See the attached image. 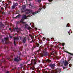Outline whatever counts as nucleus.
Masks as SVG:
<instances>
[{
  "mask_svg": "<svg viewBox=\"0 0 73 73\" xmlns=\"http://www.w3.org/2000/svg\"><path fill=\"white\" fill-rule=\"evenodd\" d=\"M26 8V6H23L22 9H21V13H23L24 12H25L26 11H27L26 12V14H30L28 15V17H31V16H32V15H35V14H36L37 13H38L40 11V9H39L38 10V11H35V12L33 13H32V11H31L30 10H29L28 9H26L25 10H25Z\"/></svg>",
  "mask_w": 73,
  "mask_h": 73,
  "instance_id": "nucleus-1",
  "label": "nucleus"
},
{
  "mask_svg": "<svg viewBox=\"0 0 73 73\" xmlns=\"http://www.w3.org/2000/svg\"><path fill=\"white\" fill-rule=\"evenodd\" d=\"M37 61L36 60L32 59L31 61V63L30 64H29L30 67H33L32 70H34L35 68V65L37 64Z\"/></svg>",
  "mask_w": 73,
  "mask_h": 73,
  "instance_id": "nucleus-2",
  "label": "nucleus"
},
{
  "mask_svg": "<svg viewBox=\"0 0 73 73\" xmlns=\"http://www.w3.org/2000/svg\"><path fill=\"white\" fill-rule=\"evenodd\" d=\"M17 58H15L14 59V61H16L17 62H18L19 61H21V59L20 58V54H19V56H17Z\"/></svg>",
  "mask_w": 73,
  "mask_h": 73,
  "instance_id": "nucleus-3",
  "label": "nucleus"
},
{
  "mask_svg": "<svg viewBox=\"0 0 73 73\" xmlns=\"http://www.w3.org/2000/svg\"><path fill=\"white\" fill-rule=\"evenodd\" d=\"M49 55L48 52L46 51H44L43 53H41L40 56L41 57H43V56H47Z\"/></svg>",
  "mask_w": 73,
  "mask_h": 73,
  "instance_id": "nucleus-4",
  "label": "nucleus"
},
{
  "mask_svg": "<svg viewBox=\"0 0 73 73\" xmlns=\"http://www.w3.org/2000/svg\"><path fill=\"white\" fill-rule=\"evenodd\" d=\"M45 61H46V62H48V63H50V62H52L51 60H50V59H46V60H44L43 61H42L43 63L44 64L45 63Z\"/></svg>",
  "mask_w": 73,
  "mask_h": 73,
  "instance_id": "nucleus-5",
  "label": "nucleus"
},
{
  "mask_svg": "<svg viewBox=\"0 0 73 73\" xmlns=\"http://www.w3.org/2000/svg\"><path fill=\"white\" fill-rule=\"evenodd\" d=\"M55 64H49V66L50 67L52 68V69H54V67L55 66Z\"/></svg>",
  "mask_w": 73,
  "mask_h": 73,
  "instance_id": "nucleus-6",
  "label": "nucleus"
},
{
  "mask_svg": "<svg viewBox=\"0 0 73 73\" xmlns=\"http://www.w3.org/2000/svg\"><path fill=\"white\" fill-rule=\"evenodd\" d=\"M25 28H27V29L28 30H29L30 29H31V27H29V24H25Z\"/></svg>",
  "mask_w": 73,
  "mask_h": 73,
  "instance_id": "nucleus-7",
  "label": "nucleus"
},
{
  "mask_svg": "<svg viewBox=\"0 0 73 73\" xmlns=\"http://www.w3.org/2000/svg\"><path fill=\"white\" fill-rule=\"evenodd\" d=\"M13 29H16L17 30V33H19V32L21 31V29L20 28H19L18 27L15 28H14Z\"/></svg>",
  "mask_w": 73,
  "mask_h": 73,
  "instance_id": "nucleus-8",
  "label": "nucleus"
},
{
  "mask_svg": "<svg viewBox=\"0 0 73 73\" xmlns=\"http://www.w3.org/2000/svg\"><path fill=\"white\" fill-rule=\"evenodd\" d=\"M27 17L26 16V15L23 14L22 16V19L23 20H25L27 19Z\"/></svg>",
  "mask_w": 73,
  "mask_h": 73,
  "instance_id": "nucleus-9",
  "label": "nucleus"
},
{
  "mask_svg": "<svg viewBox=\"0 0 73 73\" xmlns=\"http://www.w3.org/2000/svg\"><path fill=\"white\" fill-rule=\"evenodd\" d=\"M4 62H5V59L4 58H3L1 59V61H0V62L1 63L0 65L1 66V64L2 63Z\"/></svg>",
  "mask_w": 73,
  "mask_h": 73,
  "instance_id": "nucleus-10",
  "label": "nucleus"
},
{
  "mask_svg": "<svg viewBox=\"0 0 73 73\" xmlns=\"http://www.w3.org/2000/svg\"><path fill=\"white\" fill-rule=\"evenodd\" d=\"M18 40V38H14V44L15 46H16V41H15V40Z\"/></svg>",
  "mask_w": 73,
  "mask_h": 73,
  "instance_id": "nucleus-11",
  "label": "nucleus"
},
{
  "mask_svg": "<svg viewBox=\"0 0 73 73\" xmlns=\"http://www.w3.org/2000/svg\"><path fill=\"white\" fill-rule=\"evenodd\" d=\"M24 20V19L22 18L20 21V22H21V23H22L23 24H25V23H26V22H23Z\"/></svg>",
  "mask_w": 73,
  "mask_h": 73,
  "instance_id": "nucleus-12",
  "label": "nucleus"
},
{
  "mask_svg": "<svg viewBox=\"0 0 73 73\" xmlns=\"http://www.w3.org/2000/svg\"><path fill=\"white\" fill-rule=\"evenodd\" d=\"M26 38H27V37H25L23 38V41L24 43H25V42H26Z\"/></svg>",
  "mask_w": 73,
  "mask_h": 73,
  "instance_id": "nucleus-13",
  "label": "nucleus"
},
{
  "mask_svg": "<svg viewBox=\"0 0 73 73\" xmlns=\"http://www.w3.org/2000/svg\"><path fill=\"white\" fill-rule=\"evenodd\" d=\"M57 70H57L56 72V73H60V72H61V69L57 68Z\"/></svg>",
  "mask_w": 73,
  "mask_h": 73,
  "instance_id": "nucleus-14",
  "label": "nucleus"
},
{
  "mask_svg": "<svg viewBox=\"0 0 73 73\" xmlns=\"http://www.w3.org/2000/svg\"><path fill=\"white\" fill-rule=\"evenodd\" d=\"M20 16H21V15L20 14H19L14 18L15 19H17V18H20Z\"/></svg>",
  "mask_w": 73,
  "mask_h": 73,
  "instance_id": "nucleus-15",
  "label": "nucleus"
},
{
  "mask_svg": "<svg viewBox=\"0 0 73 73\" xmlns=\"http://www.w3.org/2000/svg\"><path fill=\"white\" fill-rule=\"evenodd\" d=\"M68 65V62L67 61H65L64 62V65L65 66H67Z\"/></svg>",
  "mask_w": 73,
  "mask_h": 73,
  "instance_id": "nucleus-16",
  "label": "nucleus"
},
{
  "mask_svg": "<svg viewBox=\"0 0 73 73\" xmlns=\"http://www.w3.org/2000/svg\"><path fill=\"white\" fill-rule=\"evenodd\" d=\"M35 45L36 46V47H38V46H40V44L37 42L35 43Z\"/></svg>",
  "mask_w": 73,
  "mask_h": 73,
  "instance_id": "nucleus-17",
  "label": "nucleus"
},
{
  "mask_svg": "<svg viewBox=\"0 0 73 73\" xmlns=\"http://www.w3.org/2000/svg\"><path fill=\"white\" fill-rule=\"evenodd\" d=\"M40 51V50L39 49L37 50V51H35V54H37V52L39 53Z\"/></svg>",
  "mask_w": 73,
  "mask_h": 73,
  "instance_id": "nucleus-18",
  "label": "nucleus"
},
{
  "mask_svg": "<svg viewBox=\"0 0 73 73\" xmlns=\"http://www.w3.org/2000/svg\"><path fill=\"white\" fill-rule=\"evenodd\" d=\"M11 8L12 9H14L15 8V6L13 5V6H11Z\"/></svg>",
  "mask_w": 73,
  "mask_h": 73,
  "instance_id": "nucleus-19",
  "label": "nucleus"
},
{
  "mask_svg": "<svg viewBox=\"0 0 73 73\" xmlns=\"http://www.w3.org/2000/svg\"><path fill=\"white\" fill-rule=\"evenodd\" d=\"M18 5V4H17V3H14V4H13V5H14V6L16 7V6H17V5Z\"/></svg>",
  "mask_w": 73,
  "mask_h": 73,
  "instance_id": "nucleus-20",
  "label": "nucleus"
},
{
  "mask_svg": "<svg viewBox=\"0 0 73 73\" xmlns=\"http://www.w3.org/2000/svg\"><path fill=\"white\" fill-rule=\"evenodd\" d=\"M4 40L5 41H7L8 40V38H5Z\"/></svg>",
  "mask_w": 73,
  "mask_h": 73,
  "instance_id": "nucleus-21",
  "label": "nucleus"
},
{
  "mask_svg": "<svg viewBox=\"0 0 73 73\" xmlns=\"http://www.w3.org/2000/svg\"><path fill=\"white\" fill-rule=\"evenodd\" d=\"M4 25L2 24V22H0V27H3Z\"/></svg>",
  "mask_w": 73,
  "mask_h": 73,
  "instance_id": "nucleus-22",
  "label": "nucleus"
},
{
  "mask_svg": "<svg viewBox=\"0 0 73 73\" xmlns=\"http://www.w3.org/2000/svg\"><path fill=\"white\" fill-rule=\"evenodd\" d=\"M68 54H70L71 55H72V56H73V53H72L69 52H68Z\"/></svg>",
  "mask_w": 73,
  "mask_h": 73,
  "instance_id": "nucleus-23",
  "label": "nucleus"
},
{
  "mask_svg": "<svg viewBox=\"0 0 73 73\" xmlns=\"http://www.w3.org/2000/svg\"><path fill=\"white\" fill-rule=\"evenodd\" d=\"M45 38L44 37H43L42 38V40L43 41H45Z\"/></svg>",
  "mask_w": 73,
  "mask_h": 73,
  "instance_id": "nucleus-24",
  "label": "nucleus"
},
{
  "mask_svg": "<svg viewBox=\"0 0 73 73\" xmlns=\"http://www.w3.org/2000/svg\"><path fill=\"white\" fill-rule=\"evenodd\" d=\"M66 27H69V24H68L66 25Z\"/></svg>",
  "mask_w": 73,
  "mask_h": 73,
  "instance_id": "nucleus-25",
  "label": "nucleus"
},
{
  "mask_svg": "<svg viewBox=\"0 0 73 73\" xmlns=\"http://www.w3.org/2000/svg\"><path fill=\"white\" fill-rule=\"evenodd\" d=\"M37 70H40V67L39 66L37 68Z\"/></svg>",
  "mask_w": 73,
  "mask_h": 73,
  "instance_id": "nucleus-26",
  "label": "nucleus"
},
{
  "mask_svg": "<svg viewBox=\"0 0 73 73\" xmlns=\"http://www.w3.org/2000/svg\"><path fill=\"white\" fill-rule=\"evenodd\" d=\"M32 42H35V41L33 40V39H32V41H30V43H32Z\"/></svg>",
  "mask_w": 73,
  "mask_h": 73,
  "instance_id": "nucleus-27",
  "label": "nucleus"
},
{
  "mask_svg": "<svg viewBox=\"0 0 73 73\" xmlns=\"http://www.w3.org/2000/svg\"><path fill=\"white\" fill-rule=\"evenodd\" d=\"M33 48H36V47H37V46H36V45H34L33 46Z\"/></svg>",
  "mask_w": 73,
  "mask_h": 73,
  "instance_id": "nucleus-28",
  "label": "nucleus"
},
{
  "mask_svg": "<svg viewBox=\"0 0 73 73\" xmlns=\"http://www.w3.org/2000/svg\"><path fill=\"white\" fill-rule=\"evenodd\" d=\"M54 0H48V1H49V2H52V1H53Z\"/></svg>",
  "mask_w": 73,
  "mask_h": 73,
  "instance_id": "nucleus-29",
  "label": "nucleus"
},
{
  "mask_svg": "<svg viewBox=\"0 0 73 73\" xmlns=\"http://www.w3.org/2000/svg\"><path fill=\"white\" fill-rule=\"evenodd\" d=\"M3 54H0V56H2V57H3Z\"/></svg>",
  "mask_w": 73,
  "mask_h": 73,
  "instance_id": "nucleus-30",
  "label": "nucleus"
},
{
  "mask_svg": "<svg viewBox=\"0 0 73 73\" xmlns=\"http://www.w3.org/2000/svg\"><path fill=\"white\" fill-rule=\"evenodd\" d=\"M37 1L38 2V3H40L41 2V0H38Z\"/></svg>",
  "mask_w": 73,
  "mask_h": 73,
  "instance_id": "nucleus-31",
  "label": "nucleus"
},
{
  "mask_svg": "<svg viewBox=\"0 0 73 73\" xmlns=\"http://www.w3.org/2000/svg\"><path fill=\"white\" fill-rule=\"evenodd\" d=\"M2 14H5V12H4V11L2 12Z\"/></svg>",
  "mask_w": 73,
  "mask_h": 73,
  "instance_id": "nucleus-32",
  "label": "nucleus"
},
{
  "mask_svg": "<svg viewBox=\"0 0 73 73\" xmlns=\"http://www.w3.org/2000/svg\"><path fill=\"white\" fill-rule=\"evenodd\" d=\"M29 6H31V7H32V6L31 5V3L29 4Z\"/></svg>",
  "mask_w": 73,
  "mask_h": 73,
  "instance_id": "nucleus-33",
  "label": "nucleus"
},
{
  "mask_svg": "<svg viewBox=\"0 0 73 73\" xmlns=\"http://www.w3.org/2000/svg\"><path fill=\"white\" fill-rule=\"evenodd\" d=\"M65 45V43H63L62 44V46H64Z\"/></svg>",
  "mask_w": 73,
  "mask_h": 73,
  "instance_id": "nucleus-34",
  "label": "nucleus"
},
{
  "mask_svg": "<svg viewBox=\"0 0 73 73\" xmlns=\"http://www.w3.org/2000/svg\"><path fill=\"white\" fill-rule=\"evenodd\" d=\"M68 33L69 34V35H70V32H68Z\"/></svg>",
  "mask_w": 73,
  "mask_h": 73,
  "instance_id": "nucleus-35",
  "label": "nucleus"
},
{
  "mask_svg": "<svg viewBox=\"0 0 73 73\" xmlns=\"http://www.w3.org/2000/svg\"><path fill=\"white\" fill-rule=\"evenodd\" d=\"M7 59H8V60H11V59L10 58H9H9H7Z\"/></svg>",
  "mask_w": 73,
  "mask_h": 73,
  "instance_id": "nucleus-36",
  "label": "nucleus"
},
{
  "mask_svg": "<svg viewBox=\"0 0 73 73\" xmlns=\"http://www.w3.org/2000/svg\"><path fill=\"white\" fill-rule=\"evenodd\" d=\"M15 69H16V68H13V69H12V70H14Z\"/></svg>",
  "mask_w": 73,
  "mask_h": 73,
  "instance_id": "nucleus-37",
  "label": "nucleus"
},
{
  "mask_svg": "<svg viewBox=\"0 0 73 73\" xmlns=\"http://www.w3.org/2000/svg\"><path fill=\"white\" fill-rule=\"evenodd\" d=\"M44 50H47V48H45L44 49Z\"/></svg>",
  "mask_w": 73,
  "mask_h": 73,
  "instance_id": "nucleus-38",
  "label": "nucleus"
},
{
  "mask_svg": "<svg viewBox=\"0 0 73 73\" xmlns=\"http://www.w3.org/2000/svg\"><path fill=\"white\" fill-rule=\"evenodd\" d=\"M2 42H4V39H2Z\"/></svg>",
  "mask_w": 73,
  "mask_h": 73,
  "instance_id": "nucleus-39",
  "label": "nucleus"
},
{
  "mask_svg": "<svg viewBox=\"0 0 73 73\" xmlns=\"http://www.w3.org/2000/svg\"><path fill=\"white\" fill-rule=\"evenodd\" d=\"M1 9H3L4 8H3V7H1Z\"/></svg>",
  "mask_w": 73,
  "mask_h": 73,
  "instance_id": "nucleus-40",
  "label": "nucleus"
},
{
  "mask_svg": "<svg viewBox=\"0 0 73 73\" xmlns=\"http://www.w3.org/2000/svg\"><path fill=\"white\" fill-rule=\"evenodd\" d=\"M10 37L11 38H12V36H10Z\"/></svg>",
  "mask_w": 73,
  "mask_h": 73,
  "instance_id": "nucleus-41",
  "label": "nucleus"
},
{
  "mask_svg": "<svg viewBox=\"0 0 73 73\" xmlns=\"http://www.w3.org/2000/svg\"><path fill=\"white\" fill-rule=\"evenodd\" d=\"M46 40L47 41H49V39H46Z\"/></svg>",
  "mask_w": 73,
  "mask_h": 73,
  "instance_id": "nucleus-42",
  "label": "nucleus"
},
{
  "mask_svg": "<svg viewBox=\"0 0 73 73\" xmlns=\"http://www.w3.org/2000/svg\"><path fill=\"white\" fill-rule=\"evenodd\" d=\"M29 36L31 37V38H32V36H31V35H29Z\"/></svg>",
  "mask_w": 73,
  "mask_h": 73,
  "instance_id": "nucleus-43",
  "label": "nucleus"
},
{
  "mask_svg": "<svg viewBox=\"0 0 73 73\" xmlns=\"http://www.w3.org/2000/svg\"><path fill=\"white\" fill-rule=\"evenodd\" d=\"M28 41H29V40H30V39H29V38H28Z\"/></svg>",
  "mask_w": 73,
  "mask_h": 73,
  "instance_id": "nucleus-44",
  "label": "nucleus"
},
{
  "mask_svg": "<svg viewBox=\"0 0 73 73\" xmlns=\"http://www.w3.org/2000/svg\"><path fill=\"white\" fill-rule=\"evenodd\" d=\"M9 73V71H7L5 73Z\"/></svg>",
  "mask_w": 73,
  "mask_h": 73,
  "instance_id": "nucleus-45",
  "label": "nucleus"
},
{
  "mask_svg": "<svg viewBox=\"0 0 73 73\" xmlns=\"http://www.w3.org/2000/svg\"><path fill=\"white\" fill-rule=\"evenodd\" d=\"M9 3H11V1H9Z\"/></svg>",
  "mask_w": 73,
  "mask_h": 73,
  "instance_id": "nucleus-46",
  "label": "nucleus"
},
{
  "mask_svg": "<svg viewBox=\"0 0 73 73\" xmlns=\"http://www.w3.org/2000/svg\"><path fill=\"white\" fill-rule=\"evenodd\" d=\"M6 68H7V66H5V67H4V68H5V69Z\"/></svg>",
  "mask_w": 73,
  "mask_h": 73,
  "instance_id": "nucleus-47",
  "label": "nucleus"
},
{
  "mask_svg": "<svg viewBox=\"0 0 73 73\" xmlns=\"http://www.w3.org/2000/svg\"><path fill=\"white\" fill-rule=\"evenodd\" d=\"M45 73H48V72H47V71H45Z\"/></svg>",
  "mask_w": 73,
  "mask_h": 73,
  "instance_id": "nucleus-48",
  "label": "nucleus"
},
{
  "mask_svg": "<svg viewBox=\"0 0 73 73\" xmlns=\"http://www.w3.org/2000/svg\"><path fill=\"white\" fill-rule=\"evenodd\" d=\"M9 30H10V31H11V28H9Z\"/></svg>",
  "mask_w": 73,
  "mask_h": 73,
  "instance_id": "nucleus-49",
  "label": "nucleus"
},
{
  "mask_svg": "<svg viewBox=\"0 0 73 73\" xmlns=\"http://www.w3.org/2000/svg\"><path fill=\"white\" fill-rule=\"evenodd\" d=\"M63 68H64V69H65V68H66V67H63Z\"/></svg>",
  "mask_w": 73,
  "mask_h": 73,
  "instance_id": "nucleus-50",
  "label": "nucleus"
},
{
  "mask_svg": "<svg viewBox=\"0 0 73 73\" xmlns=\"http://www.w3.org/2000/svg\"><path fill=\"white\" fill-rule=\"evenodd\" d=\"M3 5H5V4L4 3H3Z\"/></svg>",
  "mask_w": 73,
  "mask_h": 73,
  "instance_id": "nucleus-51",
  "label": "nucleus"
},
{
  "mask_svg": "<svg viewBox=\"0 0 73 73\" xmlns=\"http://www.w3.org/2000/svg\"><path fill=\"white\" fill-rule=\"evenodd\" d=\"M38 62H40V60H39L38 61Z\"/></svg>",
  "mask_w": 73,
  "mask_h": 73,
  "instance_id": "nucleus-52",
  "label": "nucleus"
},
{
  "mask_svg": "<svg viewBox=\"0 0 73 73\" xmlns=\"http://www.w3.org/2000/svg\"><path fill=\"white\" fill-rule=\"evenodd\" d=\"M28 62H26V64H28Z\"/></svg>",
  "mask_w": 73,
  "mask_h": 73,
  "instance_id": "nucleus-53",
  "label": "nucleus"
},
{
  "mask_svg": "<svg viewBox=\"0 0 73 73\" xmlns=\"http://www.w3.org/2000/svg\"><path fill=\"white\" fill-rule=\"evenodd\" d=\"M62 62H63V63H64V61H62Z\"/></svg>",
  "mask_w": 73,
  "mask_h": 73,
  "instance_id": "nucleus-54",
  "label": "nucleus"
},
{
  "mask_svg": "<svg viewBox=\"0 0 73 73\" xmlns=\"http://www.w3.org/2000/svg\"><path fill=\"white\" fill-rule=\"evenodd\" d=\"M23 68V67H21V68Z\"/></svg>",
  "mask_w": 73,
  "mask_h": 73,
  "instance_id": "nucleus-55",
  "label": "nucleus"
},
{
  "mask_svg": "<svg viewBox=\"0 0 73 73\" xmlns=\"http://www.w3.org/2000/svg\"><path fill=\"white\" fill-rule=\"evenodd\" d=\"M47 69H48L49 68H47Z\"/></svg>",
  "mask_w": 73,
  "mask_h": 73,
  "instance_id": "nucleus-56",
  "label": "nucleus"
},
{
  "mask_svg": "<svg viewBox=\"0 0 73 73\" xmlns=\"http://www.w3.org/2000/svg\"><path fill=\"white\" fill-rule=\"evenodd\" d=\"M7 48H8V47H6Z\"/></svg>",
  "mask_w": 73,
  "mask_h": 73,
  "instance_id": "nucleus-57",
  "label": "nucleus"
},
{
  "mask_svg": "<svg viewBox=\"0 0 73 73\" xmlns=\"http://www.w3.org/2000/svg\"><path fill=\"white\" fill-rule=\"evenodd\" d=\"M60 44H61V43H60Z\"/></svg>",
  "mask_w": 73,
  "mask_h": 73,
  "instance_id": "nucleus-58",
  "label": "nucleus"
},
{
  "mask_svg": "<svg viewBox=\"0 0 73 73\" xmlns=\"http://www.w3.org/2000/svg\"><path fill=\"white\" fill-rule=\"evenodd\" d=\"M38 73H40V71H38Z\"/></svg>",
  "mask_w": 73,
  "mask_h": 73,
  "instance_id": "nucleus-59",
  "label": "nucleus"
},
{
  "mask_svg": "<svg viewBox=\"0 0 73 73\" xmlns=\"http://www.w3.org/2000/svg\"><path fill=\"white\" fill-rule=\"evenodd\" d=\"M11 49H12V47H11Z\"/></svg>",
  "mask_w": 73,
  "mask_h": 73,
  "instance_id": "nucleus-60",
  "label": "nucleus"
},
{
  "mask_svg": "<svg viewBox=\"0 0 73 73\" xmlns=\"http://www.w3.org/2000/svg\"><path fill=\"white\" fill-rule=\"evenodd\" d=\"M0 12H1V11L0 10Z\"/></svg>",
  "mask_w": 73,
  "mask_h": 73,
  "instance_id": "nucleus-61",
  "label": "nucleus"
},
{
  "mask_svg": "<svg viewBox=\"0 0 73 73\" xmlns=\"http://www.w3.org/2000/svg\"><path fill=\"white\" fill-rule=\"evenodd\" d=\"M2 68H3V66H2Z\"/></svg>",
  "mask_w": 73,
  "mask_h": 73,
  "instance_id": "nucleus-62",
  "label": "nucleus"
},
{
  "mask_svg": "<svg viewBox=\"0 0 73 73\" xmlns=\"http://www.w3.org/2000/svg\"><path fill=\"white\" fill-rule=\"evenodd\" d=\"M13 50V51H14V50Z\"/></svg>",
  "mask_w": 73,
  "mask_h": 73,
  "instance_id": "nucleus-63",
  "label": "nucleus"
},
{
  "mask_svg": "<svg viewBox=\"0 0 73 73\" xmlns=\"http://www.w3.org/2000/svg\"><path fill=\"white\" fill-rule=\"evenodd\" d=\"M40 44H41V43H40Z\"/></svg>",
  "mask_w": 73,
  "mask_h": 73,
  "instance_id": "nucleus-64",
  "label": "nucleus"
}]
</instances>
